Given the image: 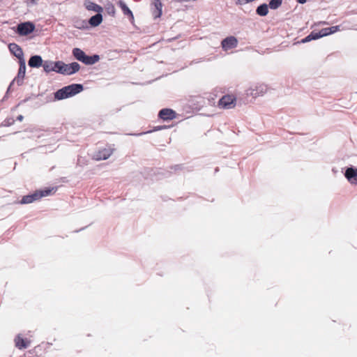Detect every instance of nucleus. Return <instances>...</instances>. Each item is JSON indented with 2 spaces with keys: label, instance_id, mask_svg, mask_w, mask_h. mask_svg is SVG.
I'll use <instances>...</instances> for the list:
<instances>
[{
  "label": "nucleus",
  "instance_id": "11",
  "mask_svg": "<svg viewBox=\"0 0 357 357\" xmlns=\"http://www.w3.org/2000/svg\"><path fill=\"white\" fill-rule=\"evenodd\" d=\"M344 176L348 181L353 185H357V169L354 167L347 168Z\"/></svg>",
  "mask_w": 357,
  "mask_h": 357
},
{
  "label": "nucleus",
  "instance_id": "23",
  "mask_svg": "<svg viewBox=\"0 0 357 357\" xmlns=\"http://www.w3.org/2000/svg\"><path fill=\"white\" fill-rule=\"evenodd\" d=\"M282 0H271L269 1L268 6L271 9L275 10L282 5Z\"/></svg>",
  "mask_w": 357,
  "mask_h": 357
},
{
  "label": "nucleus",
  "instance_id": "25",
  "mask_svg": "<svg viewBox=\"0 0 357 357\" xmlns=\"http://www.w3.org/2000/svg\"><path fill=\"white\" fill-rule=\"evenodd\" d=\"M310 35L312 36L311 38H312V40H317V39H319V38H321L320 34H319V32L318 33H317V32H312L310 33Z\"/></svg>",
  "mask_w": 357,
  "mask_h": 357
},
{
  "label": "nucleus",
  "instance_id": "14",
  "mask_svg": "<svg viewBox=\"0 0 357 357\" xmlns=\"http://www.w3.org/2000/svg\"><path fill=\"white\" fill-rule=\"evenodd\" d=\"M20 68L17 77L15 78L14 82H16L19 85L22 84V81L26 74V63L25 61L19 62Z\"/></svg>",
  "mask_w": 357,
  "mask_h": 357
},
{
  "label": "nucleus",
  "instance_id": "15",
  "mask_svg": "<svg viewBox=\"0 0 357 357\" xmlns=\"http://www.w3.org/2000/svg\"><path fill=\"white\" fill-rule=\"evenodd\" d=\"M159 116L163 120H172L176 117V114L172 109H163L160 110Z\"/></svg>",
  "mask_w": 357,
  "mask_h": 357
},
{
  "label": "nucleus",
  "instance_id": "18",
  "mask_svg": "<svg viewBox=\"0 0 357 357\" xmlns=\"http://www.w3.org/2000/svg\"><path fill=\"white\" fill-rule=\"evenodd\" d=\"M340 30L339 26L324 28L319 31L321 38L334 33Z\"/></svg>",
  "mask_w": 357,
  "mask_h": 357
},
{
  "label": "nucleus",
  "instance_id": "26",
  "mask_svg": "<svg viewBox=\"0 0 357 357\" xmlns=\"http://www.w3.org/2000/svg\"><path fill=\"white\" fill-rule=\"evenodd\" d=\"M311 35H308L307 37H305V38L302 39L301 40V43H307V42H310L311 40H312V38H311Z\"/></svg>",
  "mask_w": 357,
  "mask_h": 357
},
{
  "label": "nucleus",
  "instance_id": "21",
  "mask_svg": "<svg viewBox=\"0 0 357 357\" xmlns=\"http://www.w3.org/2000/svg\"><path fill=\"white\" fill-rule=\"evenodd\" d=\"M29 342L24 339L21 338L20 336H18L15 339V345L17 347L22 349L25 348L28 346Z\"/></svg>",
  "mask_w": 357,
  "mask_h": 357
},
{
  "label": "nucleus",
  "instance_id": "17",
  "mask_svg": "<svg viewBox=\"0 0 357 357\" xmlns=\"http://www.w3.org/2000/svg\"><path fill=\"white\" fill-rule=\"evenodd\" d=\"M103 20L102 15L101 13H98L96 15L92 16L89 20V24L93 27L98 26L100 25Z\"/></svg>",
  "mask_w": 357,
  "mask_h": 357
},
{
  "label": "nucleus",
  "instance_id": "27",
  "mask_svg": "<svg viewBox=\"0 0 357 357\" xmlns=\"http://www.w3.org/2000/svg\"><path fill=\"white\" fill-rule=\"evenodd\" d=\"M27 1H28V3H29V4L36 5L39 0H27Z\"/></svg>",
  "mask_w": 357,
  "mask_h": 357
},
{
  "label": "nucleus",
  "instance_id": "13",
  "mask_svg": "<svg viewBox=\"0 0 357 357\" xmlns=\"http://www.w3.org/2000/svg\"><path fill=\"white\" fill-rule=\"evenodd\" d=\"M59 61H46L44 62L43 67L45 73H50L51 72H58L59 69Z\"/></svg>",
  "mask_w": 357,
  "mask_h": 357
},
{
  "label": "nucleus",
  "instance_id": "1",
  "mask_svg": "<svg viewBox=\"0 0 357 357\" xmlns=\"http://www.w3.org/2000/svg\"><path fill=\"white\" fill-rule=\"evenodd\" d=\"M83 90V86L79 84H73L59 89L55 93V98L62 100L73 96Z\"/></svg>",
  "mask_w": 357,
  "mask_h": 357
},
{
  "label": "nucleus",
  "instance_id": "6",
  "mask_svg": "<svg viewBox=\"0 0 357 357\" xmlns=\"http://www.w3.org/2000/svg\"><path fill=\"white\" fill-rule=\"evenodd\" d=\"M114 149L112 146L100 148L93 152L92 159L96 161L108 159L114 153Z\"/></svg>",
  "mask_w": 357,
  "mask_h": 357
},
{
  "label": "nucleus",
  "instance_id": "10",
  "mask_svg": "<svg viewBox=\"0 0 357 357\" xmlns=\"http://www.w3.org/2000/svg\"><path fill=\"white\" fill-rule=\"evenodd\" d=\"M10 52L19 59V62L25 61L24 53L22 48L15 43H11L8 45Z\"/></svg>",
  "mask_w": 357,
  "mask_h": 357
},
{
  "label": "nucleus",
  "instance_id": "4",
  "mask_svg": "<svg viewBox=\"0 0 357 357\" xmlns=\"http://www.w3.org/2000/svg\"><path fill=\"white\" fill-rule=\"evenodd\" d=\"M73 56L79 61L83 62L86 65H92L96 63L99 60V56L94 55L92 56H87L82 50L79 48H75L73 50Z\"/></svg>",
  "mask_w": 357,
  "mask_h": 357
},
{
  "label": "nucleus",
  "instance_id": "2",
  "mask_svg": "<svg viewBox=\"0 0 357 357\" xmlns=\"http://www.w3.org/2000/svg\"><path fill=\"white\" fill-rule=\"evenodd\" d=\"M268 92V86L261 82L252 84L246 89L245 93L248 97L256 99L264 96Z\"/></svg>",
  "mask_w": 357,
  "mask_h": 357
},
{
  "label": "nucleus",
  "instance_id": "3",
  "mask_svg": "<svg viewBox=\"0 0 357 357\" xmlns=\"http://www.w3.org/2000/svg\"><path fill=\"white\" fill-rule=\"evenodd\" d=\"M55 191L56 189L54 188L38 190L31 195L24 196L20 203L22 204H31L34 201L40 199L42 197H47L53 194Z\"/></svg>",
  "mask_w": 357,
  "mask_h": 357
},
{
  "label": "nucleus",
  "instance_id": "20",
  "mask_svg": "<svg viewBox=\"0 0 357 357\" xmlns=\"http://www.w3.org/2000/svg\"><path fill=\"white\" fill-rule=\"evenodd\" d=\"M268 7L269 6L266 3L260 5L256 10L257 14L260 16H266L268 13Z\"/></svg>",
  "mask_w": 357,
  "mask_h": 357
},
{
  "label": "nucleus",
  "instance_id": "16",
  "mask_svg": "<svg viewBox=\"0 0 357 357\" xmlns=\"http://www.w3.org/2000/svg\"><path fill=\"white\" fill-rule=\"evenodd\" d=\"M43 61L40 56L35 55L30 58L29 66L31 68H39L43 65Z\"/></svg>",
  "mask_w": 357,
  "mask_h": 357
},
{
  "label": "nucleus",
  "instance_id": "9",
  "mask_svg": "<svg viewBox=\"0 0 357 357\" xmlns=\"http://www.w3.org/2000/svg\"><path fill=\"white\" fill-rule=\"evenodd\" d=\"M238 39L233 36H228L221 42V47L224 51H228L237 47Z\"/></svg>",
  "mask_w": 357,
  "mask_h": 357
},
{
  "label": "nucleus",
  "instance_id": "24",
  "mask_svg": "<svg viewBox=\"0 0 357 357\" xmlns=\"http://www.w3.org/2000/svg\"><path fill=\"white\" fill-rule=\"evenodd\" d=\"M75 26L79 29H87V24L84 20H77L75 23Z\"/></svg>",
  "mask_w": 357,
  "mask_h": 357
},
{
  "label": "nucleus",
  "instance_id": "5",
  "mask_svg": "<svg viewBox=\"0 0 357 357\" xmlns=\"http://www.w3.org/2000/svg\"><path fill=\"white\" fill-rule=\"evenodd\" d=\"M236 105V97L233 94H227L223 96L218 101V106L220 109H233Z\"/></svg>",
  "mask_w": 357,
  "mask_h": 357
},
{
  "label": "nucleus",
  "instance_id": "22",
  "mask_svg": "<svg viewBox=\"0 0 357 357\" xmlns=\"http://www.w3.org/2000/svg\"><path fill=\"white\" fill-rule=\"evenodd\" d=\"M121 9L123 13L126 15H128L130 17V20L132 22L134 20V16L132 11L129 9V8L126 5L123 3L121 4Z\"/></svg>",
  "mask_w": 357,
  "mask_h": 357
},
{
  "label": "nucleus",
  "instance_id": "8",
  "mask_svg": "<svg viewBox=\"0 0 357 357\" xmlns=\"http://www.w3.org/2000/svg\"><path fill=\"white\" fill-rule=\"evenodd\" d=\"M35 30V25L30 22H26L18 24L17 33L20 36H26L31 33Z\"/></svg>",
  "mask_w": 357,
  "mask_h": 357
},
{
  "label": "nucleus",
  "instance_id": "29",
  "mask_svg": "<svg viewBox=\"0 0 357 357\" xmlns=\"http://www.w3.org/2000/svg\"><path fill=\"white\" fill-rule=\"evenodd\" d=\"M22 119H23V116H18V119H19L20 121H22Z\"/></svg>",
  "mask_w": 357,
  "mask_h": 357
},
{
  "label": "nucleus",
  "instance_id": "7",
  "mask_svg": "<svg viewBox=\"0 0 357 357\" xmlns=\"http://www.w3.org/2000/svg\"><path fill=\"white\" fill-rule=\"evenodd\" d=\"M79 68L80 66L79 63L76 62H73L70 64H66L63 61H59L57 73L70 75L77 72L79 70Z\"/></svg>",
  "mask_w": 357,
  "mask_h": 357
},
{
  "label": "nucleus",
  "instance_id": "12",
  "mask_svg": "<svg viewBox=\"0 0 357 357\" xmlns=\"http://www.w3.org/2000/svg\"><path fill=\"white\" fill-rule=\"evenodd\" d=\"M83 4L84 8L89 11H92L96 13H102L103 11L102 6L90 0H84Z\"/></svg>",
  "mask_w": 357,
  "mask_h": 357
},
{
  "label": "nucleus",
  "instance_id": "19",
  "mask_svg": "<svg viewBox=\"0 0 357 357\" xmlns=\"http://www.w3.org/2000/svg\"><path fill=\"white\" fill-rule=\"evenodd\" d=\"M153 5L155 10L153 11V16L155 18H158L162 15V4L160 0H154Z\"/></svg>",
  "mask_w": 357,
  "mask_h": 357
},
{
  "label": "nucleus",
  "instance_id": "28",
  "mask_svg": "<svg viewBox=\"0 0 357 357\" xmlns=\"http://www.w3.org/2000/svg\"><path fill=\"white\" fill-rule=\"evenodd\" d=\"M307 0H298L300 3H305Z\"/></svg>",
  "mask_w": 357,
  "mask_h": 357
}]
</instances>
